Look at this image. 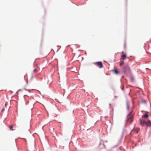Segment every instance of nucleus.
<instances>
[{
  "instance_id": "obj_1",
  "label": "nucleus",
  "mask_w": 151,
  "mask_h": 151,
  "mask_svg": "<svg viewBox=\"0 0 151 151\" xmlns=\"http://www.w3.org/2000/svg\"><path fill=\"white\" fill-rule=\"evenodd\" d=\"M132 112H131L127 116V119L128 122L130 123L133 121V116L132 114Z\"/></svg>"
},
{
  "instance_id": "obj_2",
  "label": "nucleus",
  "mask_w": 151,
  "mask_h": 151,
  "mask_svg": "<svg viewBox=\"0 0 151 151\" xmlns=\"http://www.w3.org/2000/svg\"><path fill=\"white\" fill-rule=\"evenodd\" d=\"M93 64L100 68H101L103 67L102 63L101 62H95L93 63Z\"/></svg>"
},
{
  "instance_id": "obj_3",
  "label": "nucleus",
  "mask_w": 151,
  "mask_h": 151,
  "mask_svg": "<svg viewBox=\"0 0 151 151\" xmlns=\"http://www.w3.org/2000/svg\"><path fill=\"white\" fill-rule=\"evenodd\" d=\"M123 71L125 72H126L128 71H129V68L128 65H127L124 66L123 67Z\"/></svg>"
},
{
  "instance_id": "obj_4",
  "label": "nucleus",
  "mask_w": 151,
  "mask_h": 151,
  "mask_svg": "<svg viewBox=\"0 0 151 151\" xmlns=\"http://www.w3.org/2000/svg\"><path fill=\"white\" fill-rule=\"evenodd\" d=\"M112 72L116 75L120 73V72L115 68H114V69L112 70Z\"/></svg>"
},
{
  "instance_id": "obj_5",
  "label": "nucleus",
  "mask_w": 151,
  "mask_h": 151,
  "mask_svg": "<svg viewBox=\"0 0 151 151\" xmlns=\"http://www.w3.org/2000/svg\"><path fill=\"white\" fill-rule=\"evenodd\" d=\"M151 123L150 121L148 120L147 122H146L145 125L147 126H151Z\"/></svg>"
},
{
  "instance_id": "obj_6",
  "label": "nucleus",
  "mask_w": 151,
  "mask_h": 151,
  "mask_svg": "<svg viewBox=\"0 0 151 151\" xmlns=\"http://www.w3.org/2000/svg\"><path fill=\"white\" fill-rule=\"evenodd\" d=\"M122 53L123 54L121 56V58L123 59H124L126 58V55L125 54H124V52L122 51Z\"/></svg>"
},
{
  "instance_id": "obj_7",
  "label": "nucleus",
  "mask_w": 151,
  "mask_h": 151,
  "mask_svg": "<svg viewBox=\"0 0 151 151\" xmlns=\"http://www.w3.org/2000/svg\"><path fill=\"white\" fill-rule=\"evenodd\" d=\"M146 122L144 120H140V124L141 125H145Z\"/></svg>"
},
{
  "instance_id": "obj_8",
  "label": "nucleus",
  "mask_w": 151,
  "mask_h": 151,
  "mask_svg": "<svg viewBox=\"0 0 151 151\" xmlns=\"http://www.w3.org/2000/svg\"><path fill=\"white\" fill-rule=\"evenodd\" d=\"M143 117L145 118H147L148 117V115L147 114H145L143 115Z\"/></svg>"
},
{
  "instance_id": "obj_9",
  "label": "nucleus",
  "mask_w": 151,
  "mask_h": 151,
  "mask_svg": "<svg viewBox=\"0 0 151 151\" xmlns=\"http://www.w3.org/2000/svg\"><path fill=\"white\" fill-rule=\"evenodd\" d=\"M13 126L12 125L9 126V128L11 130H14V129H13Z\"/></svg>"
},
{
  "instance_id": "obj_10",
  "label": "nucleus",
  "mask_w": 151,
  "mask_h": 151,
  "mask_svg": "<svg viewBox=\"0 0 151 151\" xmlns=\"http://www.w3.org/2000/svg\"><path fill=\"white\" fill-rule=\"evenodd\" d=\"M127 109L128 110L129 108V105L128 103L127 104Z\"/></svg>"
},
{
  "instance_id": "obj_11",
  "label": "nucleus",
  "mask_w": 151,
  "mask_h": 151,
  "mask_svg": "<svg viewBox=\"0 0 151 151\" xmlns=\"http://www.w3.org/2000/svg\"><path fill=\"white\" fill-rule=\"evenodd\" d=\"M123 63H124L123 62H121L120 63V66H122Z\"/></svg>"
},
{
  "instance_id": "obj_12",
  "label": "nucleus",
  "mask_w": 151,
  "mask_h": 151,
  "mask_svg": "<svg viewBox=\"0 0 151 151\" xmlns=\"http://www.w3.org/2000/svg\"><path fill=\"white\" fill-rule=\"evenodd\" d=\"M143 102H144L145 103H146V101H145V100L143 101Z\"/></svg>"
},
{
  "instance_id": "obj_13",
  "label": "nucleus",
  "mask_w": 151,
  "mask_h": 151,
  "mask_svg": "<svg viewBox=\"0 0 151 151\" xmlns=\"http://www.w3.org/2000/svg\"><path fill=\"white\" fill-rule=\"evenodd\" d=\"M125 46H126V43H124V47H125Z\"/></svg>"
},
{
  "instance_id": "obj_14",
  "label": "nucleus",
  "mask_w": 151,
  "mask_h": 151,
  "mask_svg": "<svg viewBox=\"0 0 151 151\" xmlns=\"http://www.w3.org/2000/svg\"><path fill=\"white\" fill-rule=\"evenodd\" d=\"M138 130L137 132V133H138Z\"/></svg>"
},
{
  "instance_id": "obj_15",
  "label": "nucleus",
  "mask_w": 151,
  "mask_h": 151,
  "mask_svg": "<svg viewBox=\"0 0 151 151\" xmlns=\"http://www.w3.org/2000/svg\"><path fill=\"white\" fill-rule=\"evenodd\" d=\"M36 70V69H35V70H34V71H35Z\"/></svg>"
}]
</instances>
